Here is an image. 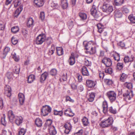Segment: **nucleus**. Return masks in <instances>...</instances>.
Instances as JSON below:
<instances>
[{
    "label": "nucleus",
    "instance_id": "obj_44",
    "mask_svg": "<svg viewBox=\"0 0 135 135\" xmlns=\"http://www.w3.org/2000/svg\"><path fill=\"white\" fill-rule=\"evenodd\" d=\"M21 2L20 0H17L14 3V6L16 7L18 6H22L21 4ZM20 6H19L20 7Z\"/></svg>",
    "mask_w": 135,
    "mask_h": 135
},
{
    "label": "nucleus",
    "instance_id": "obj_25",
    "mask_svg": "<svg viewBox=\"0 0 135 135\" xmlns=\"http://www.w3.org/2000/svg\"><path fill=\"white\" fill-rule=\"evenodd\" d=\"M35 77L33 75H30L28 77L27 79L28 83H31L33 82L35 80Z\"/></svg>",
    "mask_w": 135,
    "mask_h": 135
},
{
    "label": "nucleus",
    "instance_id": "obj_21",
    "mask_svg": "<svg viewBox=\"0 0 135 135\" xmlns=\"http://www.w3.org/2000/svg\"><path fill=\"white\" fill-rule=\"evenodd\" d=\"M134 59L133 55H131L130 57L128 56H126L124 58V61L125 62H128L132 61Z\"/></svg>",
    "mask_w": 135,
    "mask_h": 135
},
{
    "label": "nucleus",
    "instance_id": "obj_64",
    "mask_svg": "<svg viewBox=\"0 0 135 135\" xmlns=\"http://www.w3.org/2000/svg\"><path fill=\"white\" fill-rule=\"evenodd\" d=\"M51 6L52 7L56 8L57 7L58 5L57 3L52 2L51 3Z\"/></svg>",
    "mask_w": 135,
    "mask_h": 135
},
{
    "label": "nucleus",
    "instance_id": "obj_14",
    "mask_svg": "<svg viewBox=\"0 0 135 135\" xmlns=\"http://www.w3.org/2000/svg\"><path fill=\"white\" fill-rule=\"evenodd\" d=\"M60 4L62 9H67L68 6L67 0H61Z\"/></svg>",
    "mask_w": 135,
    "mask_h": 135
},
{
    "label": "nucleus",
    "instance_id": "obj_16",
    "mask_svg": "<svg viewBox=\"0 0 135 135\" xmlns=\"http://www.w3.org/2000/svg\"><path fill=\"white\" fill-rule=\"evenodd\" d=\"M48 75V73L47 72H45L43 73L41 75L40 78V82L43 83L46 79V78Z\"/></svg>",
    "mask_w": 135,
    "mask_h": 135
},
{
    "label": "nucleus",
    "instance_id": "obj_24",
    "mask_svg": "<svg viewBox=\"0 0 135 135\" xmlns=\"http://www.w3.org/2000/svg\"><path fill=\"white\" fill-rule=\"evenodd\" d=\"M22 9L23 6H20L19 8H18L15 11L14 13V16L15 17H17L20 14Z\"/></svg>",
    "mask_w": 135,
    "mask_h": 135
},
{
    "label": "nucleus",
    "instance_id": "obj_17",
    "mask_svg": "<svg viewBox=\"0 0 135 135\" xmlns=\"http://www.w3.org/2000/svg\"><path fill=\"white\" fill-rule=\"evenodd\" d=\"M102 107L103 112L104 113H107L108 110V104L107 102L105 100L103 102Z\"/></svg>",
    "mask_w": 135,
    "mask_h": 135
},
{
    "label": "nucleus",
    "instance_id": "obj_60",
    "mask_svg": "<svg viewBox=\"0 0 135 135\" xmlns=\"http://www.w3.org/2000/svg\"><path fill=\"white\" fill-rule=\"evenodd\" d=\"M66 101H69L71 102H74V100L71 99L70 97L67 96L66 97Z\"/></svg>",
    "mask_w": 135,
    "mask_h": 135
},
{
    "label": "nucleus",
    "instance_id": "obj_43",
    "mask_svg": "<svg viewBox=\"0 0 135 135\" xmlns=\"http://www.w3.org/2000/svg\"><path fill=\"white\" fill-rule=\"evenodd\" d=\"M89 52L90 54H92L95 53L96 52V49L95 47H92L89 50Z\"/></svg>",
    "mask_w": 135,
    "mask_h": 135
},
{
    "label": "nucleus",
    "instance_id": "obj_52",
    "mask_svg": "<svg viewBox=\"0 0 135 135\" xmlns=\"http://www.w3.org/2000/svg\"><path fill=\"white\" fill-rule=\"evenodd\" d=\"M22 33L23 36L26 37L27 35V31L25 29H23L22 30Z\"/></svg>",
    "mask_w": 135,
    "mask_h": 135
},
{
    "label": "nucleus",
    "instance_id": "obj_46",
    "mask_svg": "<svg viewBox=\"0 0 135 135\" xmlns=\"http://www.w3.org/2000/svg\"><path fill=\"white\" fill-rule=\"evenodd\" d=\"M10 50V49L9 47H6L4 50L3 54L6 56Z\"/></svg>",
    "mask_w": 135,
    "mask_h": 135
},
{
    "label": "nucleus",
    "instance_id": "obj_37",
    "mask_svg": "<svg viewBox=\"0 0 135 135\" xmlns=\"http://www.w3.org/2000/svg\"><path fill=\"white\" fill-rule=\"evenodd\" d=\"M95 97V94L94 93H90L89 97L88 99V100L90 102H92L94 100Z\"/></svg>",
    "mask_w": 135,
    "mask_h": 135
},
{
    "label": "nucleus",
    "instance_id": "obj_57",
    "mask_svg": "<svg viewBox=\"0 0 135 135\" xmlns=\"http://www.w3.org/2000/svg\"><path fill=\"white\" fill-rule=\"evenodd\" d=\"M80 17H87V15L84 12H81L79 13Z\"/></svg>",
    "mask_w": 135,
    "mask_h": 135
},
{
    "label": "nucleus",
    "instance_id": "obj_6",
    "mask_svg": "<svg viewBox=\"0 0 135 135\" xmlns=\"http://www.w3.org/2000/svg\"><path fill=\"white\" fill-rule=\"evenodd\" d=\"M102 9L103 11L109 13L113 11V8L112 6L105 4H104L102 6Z\"/></svg>",
    "mask_w": 135,
    "mask_h": 135
},
{
    "label": "nucleus",
    "instance_id": "obj_30",
    "mask_svg": "<svg viewBox=\"0 0 135 135\" xmlns=\"http://www.w3.org/2000/svg\"><path fill=\"white\" fill-rule=\"evenodd\" d=\"M128 77V75L124 73H122L121 75L120 80L122 82L125 81Z\"/></svg>",
    "mask_w": 135,
    "mask_h": 135
},
{
    "label": "nucleus",
    "instance_id": "obj_20",
    "mask_svg": "<svg viewBox=\"0 0 135 135\" xmlns=\"http://www.w3.org/2000/svg\"><path fill=\"white\" fill-rule=\"evenodd\" d=\"M81 73L84 76H89V74L86 67L84 66L81 68Z\"/></svg>",
    "mask_w": 135,
    "mask_h": 135
},
{
    "label": "nucleus",
    "instance_id": "obj_12",
    "mask_svg": "<svg viewBox=\"0 0 135 135\" xmlns=\"http://www.w3.org/2000/svg\"><path fill=\"white\" fill-rule=\"evenodd\" d=\"M5 94L8 97L11 95V89L10 86L7 85L5 88Z\"/></svg>",
    "mask_w": 135,
    "mask_h": 135
},
{
    "label": "nucleus",
    "instance_id": "obj_8",
    "mask_svg": "<svg viewBox=\"0 0 135 135\" xmlns=\"http://www.w3.org/2000/svg\"><path fill=\"white\" fill-rule=\"evenodd\" d=\"M86 85L89 88H92L94 87L96 84V81L90 80H86Z\"/></svg>",
    "mask_w": 135,
    "mask_h": 135
},
{
    "label": "nucleus",
    "instance_id": "obj_22",
    "mask_svg": "<svg viewBox=\"0 0 135 135\" xmlns=\"http://www.w3.org/2000/svg\"><path fill=\"white\" fill-rule=\"evenodd\" d=\"M34 20L32 17H30L27 23V26L28 27L32 28L33 26Z\"/></svg>",
    "mask_w": 135,
    "mask_h": 135
},
{
    "label": "nucleus",
    "instance_id": "obj_1",
    "mask_svg": "<svg viewBox=\"0 0 135 135\" xmlns=\"http://www.w3.org/2000/svg\"><path fill=\"white\" fill-rule=\"evenodd\" d=\"M8 117L9 120L11 122H15L17 126H20L23 120V118L21 116H15L11 110L8 111Z\"/></svg>",
    "mask_w": 135,
    "mask_h": 135
},
{
    "label": "nucleus",
    "instance_id": "obj_29",
    "mask_svg": "<svg viewBox=\"0 0 135 135\" xmlns=\"http://www.w3.org/2000/svg\"><path fill=\"white\" fill-rule=\"evenodd\" d=\"M35 124L38 127H41L42 124V120L39 118H37L35 120Z\"/></svg>",
    "mask_w": 135,
    "mask_h": 135
},
{
    "label": "nucleus",
    "instance_id": "obj_36",
    "mask_svg": "<svg viewBox=\"0 0 135 135\" xmlns=\"http://www.w3.org/2000/svg\"><path fill=\"white\" fill-rule=\"evenodd\" d=\"M84 64L87 66H90L91 65V62L89 60V59L87 58H85L84 61Z\"/></svg>",
    "mask_w": 135,
    "mask_h": 135
},
{
    "label": "nucleus",
    "instance_id": "obj_32",
    "mask_svg": "<svg viewBox=\"0 0 135 135\" xmlns=\"http://www.w3.org/2000/svg\"><path fill=\"white\" fill-rule=\"evenodd\" d=\"M19 30V27L18 26H14L11 28V31L14 33H16L18 32Z\"/></svg>",
    "mask_w": 135,
    "mask_h": 135
},
{
    "label": "nucleus",
    "instance_id": "obj_53",
    "mask_svg": "<svg viewBox=\"0 0 135 135\" xmlns=\"http://www.w3.org/2000/svg\"><path fill=\"white\" fill-rule=\"evenodd\" d=\"M11 41L13 44L14 45L16 44L17 42L18 41L14 37H12L11 39Z\"/></svg>",
    "mask_w": 135,
    "mask_h": 135
},
{
    "label": "nucleus",
    "instance_id": "obj_27",
    "mask_svg": "<svg viewBox=\"0 0 135 135\" xmlns=\"http://www.w3.org/2000/svg\"><path fill=\"white\" fill-rule=\"evenodd\" d=\"M56 52L59 56L62 55L64 53L63 50L61 47H57L56 48Z\"/></svg>",
    "mask_w": 135,
    "mask_h": 135
},
{
    "label": "nucleus",
    "instance_id": "obj_18",
    "mask_svg": "<svg viewBox=\"0 0 135 135\" xmlns=\"http://www.w3.org/2000/svg\"><path fill=\"white\" fill-rule=\"evenodd\" d=\"M48 129L50 134L51 135H55L57 133V132L55 128L53 126H51L50 128H49Z\"/></svg>",
    "mask_w": 135,
    "mask_h": 135
},
{
    "label": "nucleus",
    "instance_id": "obj_55",
    "mask_svg": "<svg viewBox=\"0 0 135 135\" xmlns=\"http://www.w3.org/2000/svg\"><path fill=\"white\" fill-rule=\"evenodd\" d=\"M13 74L11 73L8 72L7 74V76L8 79H11L13 76Z\"/></svg>",
    "mask_w": 135,
    "mask_h": 135
},
{
    "label": "nucleus",
    "instance_id": "obj_2",
    "mask_svg": "<svg viewBox=\"0 0 135 135\" xmlns=\"http://www.w3.org/2000/svg\"><path fill=\"white\" fill-rule=\"evenodd\" d=\"M102 119L103 120L100 123V126L103 128L109 127L112 125L113 123V120L112 117L109 116H104Z\"/></svg>",
    "mask_w": 135,
    "mask_h": 135
},
{
    "label": "nucleus",
    "instance_id": "obj_34",
    "mask_svg": "<svg viewBox=\"0 0 135 135\" xmlns=\"http://www.w3.org/2000/svg\"><path fill=\"white\" fill-rule=\"evenodd\" d=\"M20 66L19 65L16 66L13 69V71L16 74H18L20 72Z\"/></svg>",
    "mask_w": 135,
    "mask_h": 135
},
{
    "label": "nucleus",
    "instance_id": "obj_48",
    "mask_svg": "<svg viewBox=\"0 0 135 135\" xmlns=\"http://www.w3.org/2000/svg\"><path fill=\"white\" fill-rule=\"evenodd\" d=\"M109 110L110 112L114 114H116L117 112L116 109L115 108H113L112 107L109 108Z\"/></svg>",
    "mask_w": 135,
    "mask_h": 135
},
{
    "label": "nucleus",
    "instance_id": "obj_28",
    "mask_svg": "<svg viewBox=\"0 0 135 135\" xmlns=\"http://www.w3.org/2000/svg\"><path fill=\"white\" fill-rule=\"evenodd\" d=\"M55 50V48L54 45L52 44L51 45V47L49 49L48 54L49 55H52L54 52Z\"/></svg>",
    "mask_w": 135,
    "mask_h": 135
},
{
    "label": "nucleus",
    "instance_id": "obj_61",
    "mask_svg": "<svg viewBox=\"0 0 135 135\" xmlns=\"http://www.w3.org/2000/svg\"><path fill=\"white\" fill-rule=\"evenodd\" d=\"M3 106V100L2 98H0V109H1Z\"/></svg>",
    "mask_w": 135,
    "mask_h": 135
},
{
    "label": "nucleus",
    "instance_id": "obj_5",
    "mask_svg": "<svg viewBox=\"0 0 135 135\" xmlns=\"http://www.w3.org/2000/svg\"><path fill=\"white\" fill-rule=\"evenodd\" d=\"M107 96L111 102L115 100L116 98V94L113 91H109L107 93Z\"/></svg>",
    "mask_w": 135,
    "mask_h": 135
},
{
    "label": "nucleus",
    "instance_id": "obj_9",
    "mask_svg": "<svg viewBox=\"0 0 135 135\" xmlns=\"http://www.w3.org/2000/svg\"><path fill=\"white\" fill-rule=\"evenodd\" d=\"M123 96L126 99L130 100L133 96L132 91L130 90L129 91L127 90L126 93L123 94Z\"/></svg>",
    "mask_w": 135,
    "mask_h": 135
},
{
    "label": "nucleus",
    "instance_id": "obj_59",
    "mask_svg": "<svg viewBox=\"0 0 135 135\" xmlns=\"http://www.w3.org/2000/svg\"><path fill=\"white\" fill-rule=\"evenodd\" d=\"M104 73L103 71H100L99 72V76L100 79H103L104 76Z\"/></svg>",
    "mask_w": 135,
    "mask_h": 135
},
{
    "label": "nucleus",
    "instance_id": "obj_3",
    "mask_svg": "<svg viewBox=\"0 0 135 135\" xmlns=\"http://www.w3.org/2000/svg\"><path fill=\"white\" fill-rule=\"evenodd\" d=\"M51 108L49 106L45 105L42 107L41 109V114L44 116L47 115L51 111Z\"/></svg>",
    "mask_w": 135,
    "mask_h": 135
},
{
    "label": "nucleus",
    "instance_id": "obj_41",
    "mask_svg": "<svg viewBox=\"0 0 135 135\" xmlns=\"http://www.w3.org/2000/svg\"><path fill=\"white\" fill-rule=\"evenodd\" d=\"M124 85L127 88L130 89L132 88V84L131 83L126 82L124 83Z\"/></svg>",
    "mask_w": 135,
    "mask_h": 135
},
{
    "label": "nucleus",
    "instance_id": "obj_39",
    "mask_svg": "<svg viewBox=\"0 0 135 135\" xmlns=\"http://www.w3.org/2000/svg\"><path fill=\"white\" fill-rule=\"evenodd\" d=\"M5 115L4 114H3V116L2 117L1 120L2 124L4 126L6 125L7 123V122L5 120Z\"/></svg>",
    "mask_w": 135,
    "mask_h": 135
},
{
    "label": "nucleus",
    "instance_id": "obj_51",
    "mask_svg": "<svg viewBox=\"0 0 135 135\" xmlns=\"http://www.w3.org/2000/svg\"><path fill=\"white\" fill-rule=\"evenodd\" d=\"M64 127L65 129H71V126L70 123H67L64 125Z\"/></svg>",
    "mask_w": 135,
    "mask_h": 135
},
{
    "label": "nucleus",
    "instance_id": "obj_19",
    "mask_svg": "<svg viewBox=\"0 0 135 135\" xmlns=\"http://www.w3.org/2000/svg\"><path fill=\"white\" fill-rule=\"evenodd\" d=\"M112 55L115 60L118 61L120 60V57L119 54L116 52L113 51L112 53Z\"/></svg>",
    "mask_w": 135,
    "mask_h": 135
},
{
    "label": "nucleus",
    "instance_id": "obj_50",
    "mask_svg": "<svg viewBox=\"0 0 135 135\" xmlns=\"http://www.w3.org/2000/svg\"><path fill=\"white\" fill-rule=\"evenodd\" d=\"M26 132V131L25 129L21 128L19 131V135H24Z\"/></svg>",
    "mask_w": 135,
    "mask_h": 135
},
{
    "label": "nucleus",
    "instance_id": "obj_49",
    "mask_svg": "<svg viewBox=\"0 0 135 135\" xmlns=\"http://www.w3.org/2000/svg\"><path fill=\"white\" fill-rule=\"evenodd\" d=\"M105 72L106 73L110 74L112 73L113 70L112 68H107L105 69Z\"/></svg>",
    "mask_w": 135,
    "mask_h": 135
},
{
    "label": "nucleus",
    "instance_id": "obj_38",
    "mask_svg": "<svg viewBox=\"0 0 135 135\" xmlns=\"http://www.w3.org/2000/svg\"><path fill=\"white\" fill-rule=\"evenodd\" d=\"M124 0H114V3L116 6H120L123 3Z\"/></svg>",
    "mask_w": 135,
    "mask_h": 135
},
{
    "label": "nucleus",
    "instance_id": "obj_58",
    "mask_svg": "<svg viewBox=\"0 0 135 135\" xmlns=\"http://www.w3.org/2000/svg\"><path fill=\"white\" fill-rule=\"evenodd\" d=\"M83 132L82 129H81L76 133H74V135H82Z\"/></svg>",
    "mask_w": 135,
    "mask_h": 135
},
{
    "label": "nucleus",
    "instance_id": "obj_62",
    "mask_svg": "<svg viewBox=\"0 0 135 135\" xmlns=\"http://www.w3.org/2000/svg\"><path fill=\"white\" fill-rule=\"evenodd\" d=\"M123 13L124 14H128L129 12V10L127 8H124L123 11Z\"/></svg>",
    "mask_w": 135,
    "mask_h": 135
},
{
    "label": "nucleus",
    "instance_id": "obj_4",
    "mask_svg": "<svg viewBox=\"0 0 135 135\" xmlns=\"http://www.w3.org/2000/svg\"><path fill=\"white\" fill-rule=\"evenodd\" d=\"M46 40L45 35L42 33L39 34L36 38V43L37 45H41Z\"/></svg>",
    "mask_w": 135,
    "mask_h": 135
},
{
    "label": "nucleus",
    "instance_id": "obj_47",
    "mask_svg": "<svg viewBox=\"0 0 135 135\" xmlns=\"http://www.w3.org/2000/svg\"><path fill=\"white\" fill-rule=\"evenodd\" d=\"M105 83L107 85H110L112 83V80L109 79H105L104 80Z\"/></svg>",
    "mask_w": 135,
    "mask_h": 135
},
{
    "label": "nucleus",
    "instance_id": "obj_11",
    "mask_svg": "<svg viewBox=\"0 0 135 135\" xmlns=\"http://www.w3.org/2000/svg\"><path fill=\"white\" fill-rule=\"evenodd\" d=\"M34 3L38 7L42 6L44 3V0H34Z\"/></svg>",
    "mask_w": 135,
    "mask_h": 135
},
{
    "label": "nucleus",
    "instance_id": "obj_23",
    "mask_svg": "<svg viewBox=\"0 0 135 135\" xmlns=\"http://www.w3.org/2000/svg\"><path fill=\"white\" fill-rule=\"evenodd\" d=\"M18 97L20 103L22 105L25 99L24 95L22 93H20L18 94Z\"/></svg>",
    "mask_w": 135,
    "mask_h": 135
},
{
    "label": "nucleus",
    "instance_id": "obj_45",
    "mask_svg": "<svg viewBox=\"0 0 135 135\" xmlns=\"http://www.w3.org/2000/svg\"><path fill=\"white\" fill-rule=\"evenodd\" d=\"M57 71L55 69H52L50 72V74L52 76H54L57 74Z\"/></svg>",
    "mask_w": 135,
    "mask_h": 135
},
{
    "label": "nucleus",
    "instance_id": "obj_35",
    "mask_svg": "<svg viewBox=\"0 0 135 135\" xmlns=\"http://www.w3.org/2000/svg\"><path fill=\"white\" fill-rule=\"evenodd\" d=\"M54 114L55 115H58L60 116H61L63 115V112L62 110L57 111L55 109L54 110Z\"/></svg>",
    "mask_w": 135,
    "mask_h": 135
},
{
    "label": "nucleus",
    "instance_id": "obj_40",
    "mask_svg": "<svg viewBox=\"0 0 135 135\" xmlns=\"http://www.w3.org/2000/svg\"><path fill=\"white\" fill-rule=\"evenodd\" d=\"M123 67L122 63L118 62L117 64V68L119 70H121Z\"/></svg>",
    "mask_w": 135,
    "mask_h": 135
},
{
    "label": "nucleus",
    "instance_id": "obj_63",
    "mask_svg": "<svg viewBox=\"0 0 135 135\" xmlns=\"http://www.w3.org/2000/svg\"><path fill=\"white\" fill-rule=\"evenodd\" d=\"M128 19L132 23H135V17H128Z\"/></svg>",
    "mask_w": 135,
    "mask_h": 135
},
{
    "label": "nucleus",
    "instance_id": "obj_33",
    "mask_svg": "<svg viewBox=\"0 0 135 135\" xmlns=\"http://www.w3.org/2000/svg\"><path fill=\"white\" fill-rule=\"evenodd\" d=\"M52 123V121L51 120H47L45 123L44 126L45 128H46L47 127H48L49 128H50L51 127V126H52L51 124Z\"/></svg>",
    "mask_w": 135,
    "mask_h": 135
},
{
    "label": "nucleus",
    "instance_id": "obj_42",
    "mask_svg": "<svg viewBox=\"0 0 135 135\" xmlns=\"http://www.w3.org/2000/svg\"><path fill=\"white\" fill-rule=\"evenodd\" d=\"M102 25L100 23H98L97 25V27L98 29V31L100 33L102 32L103 29L102 28Z\"/></svg>",
    "mask_w": 135,
    "mask_h": 135
},
{
    "label": "nucleus",
    "instance_id": "obj_7",
    "mask_svg": "<svg viewBox=\"0 0 135 135\" xmlns=\"http://www.w3.org/2000/svg\"><path fill=\"white\" fill-rule=\"evenodd\" d=\"M102 63L104 64L106 67H109L112 65V62L109 58L104 57L102 60Z\"/></svg>",
    "mask_w": 135,
    "mask_h": 135
},
{
    "label": "nucleus",
    "instance_id": "obj_13",
    "mask_svg": "<svg viewBox=\"0 0 135 135\" xmlns=\"http://www.w3.org/2000/svg\"><path fill=\"white\" fill-rule=\"evenodd\" d=\"M68 61L70 65H72L75 64V60L73 53L71 54V55L68 60Z\"/></svg>",
    "mask_w": 135,
    "mask_h": 135
},
{
    "label": "nucleus",
    "instance_id": "obj_10",
    "mask_svg": "<svg viewBox=\"0 0 135 135\" xmlns=\"http://www.w3.org/2000/svg\"><path fill=\"white\" fill-rule=\"evenodd\" d=\"M83 45L85 48L86 50H89L90 48L94 46L93 43L92 41H90L88 42L84 41Z\"/></svg>",
    "mask_w": 135,
    "mask_h": 135
},
{
    "label": "nucleus",
    "instance_id": "obj_26",
    "mask_svg": "<svg viewBox=\"0 0 135 135\" xmlns=\"http://www.w3.org/2000/svg\"><path fill=\"white\" fill-rule=\"evenodd\" d=\"M97 13V10L95 6L93 5L92 7L91 10V13L93 16H96Z\"/></svg>",
    "mask_w": 135,
    "mask_h": 135
},
{
    "label": "nucleus",
    "instance_id": "obj_15",
    "mask_svg": "<svg viewBox=\"0 0 135 135\" xmlns=\"http://www.w3.org/2000/svg\"><path fill=\"white\" fill-rule=\"evenodd\" d=\"M64 114L66 116L70 117H72L74 115V114L72 113V111L70 108H68L65 110Z\"/></svg>",
    "mask_w": 135,
    "mask_h": 135
},
{
    "label": "nucleus",
    "instance_id": "obj_31",
    "mask_svg": "<svg viewBox=\"0 0 135 135\" xmlns=\"http://www.w3.org/2000/svg\"><path fill=\"white\" fill-rule=\"evenodd\" d=\"M83 124L85 126H86L89 124V122L88 119L86 117H84L82 120Z\"/></svg>",
    "mask_w": 135,
    "mask_h": 135
},
{
    "label": "nucleus",
    "instance_id": "obj_56",
    "mask_svg": "<svg viewBox=\"0 0 135 135\" xmlns=\"http://www.w3.org/2000/svg\"><path fill=\"white\" fill-rule=\"evenodd\" d=\"M76 76L78 78V80L79 82H80L82 80V76L79 74H76Z\"/></svg>",
    "mask_w": 135,
    "mask_h": 135
},
{
    "label": "nucleus",
    "instance_id": "obj_54",
    "mask_svg": "<svg viewBox=\"0 0 135 135\" xmlns=\"http://www.w3.org/2000/svg\"><path fill=\"white\" fill-rule=\"evenodd\" d=\"M61 78L64 81H66L67 79V73H65V74H63L61 77Z\"/></svg>",
    "mask_w": 135,
    "mask_h": 135
}]
</instances>
